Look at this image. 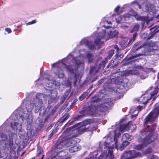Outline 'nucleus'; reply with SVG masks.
Returning a JSON list of instances; mask_svg holds the SVG:
<instances>
[{
	"label": "nucleus",
	"mask_w": 159,
	"mask_h": 159,
	"mask_svg": "<svg viewBox=\"0 0 159 159\" xmlns=\"http://www.w3.org/2000/svg\"><path fill=\"white\" fill-rule=\"evenodd\" d=\"M89 122V120H86L67 129L65 133L67 135V138L57 145L55 151L57 154L56 156H53L51 159H70V157L66 156L67 152L62 150L61 151L62 147L65 148L70 147L69 151L71 153L80 150L81 146L79 145H76V142L72 138L77 136L86 131L92 130V129L89 128L90 125Z\"/></svg>",
	"instance_id": "obj_1"
},
{
	"label": "nucleus",
	"mask_w": 159,
	"mask_h": 159,
	"mask_svg": "<svg viewBox=\"0 0 159 159\" xmlns=\"http://www.w3.org/2000/svg\"><path fill=\"white\" fill-rule=\"evenodd\" d=\"M79 53L80 55L76 58H74L71 54H69L66 58L62 59L61 62L59 61L52 64V67L58 68V69L54 72L56 75L60 79L64 77V74L60 68L62 65L66 66L68 72L74 73L77 69L83 68V61L85 58V55L89 62H91L94 58L93 56L87 53L84 49L80 50Z\"/></svg>",
	"instance_id": "obj_2"
},
{
	"label": "nucleus",
	"mask_w": 159,
	"mask_h": 159,
	"mask_svg": "<svg viewBox=\"0 0 159 159\" xmlns=\"http://www.w3.org/2000/svg\"><path fill=\"white\" fill-rule=\"evenodd\" d=\"M159 115V105L156 104L152 111L148 115L144 120L145 126L147 128L142 130L137 139L139 142L142 143L141 144L134 146V148L140 150L143 148L145 145L153 141L157 138V134L154 131L156 125L153 124L151 127L148 124L153 122Z\"/></svg>",
	"instance_id": "obj_3"
},
{
	"label": "nucleus",
	"mask_w": 159,
	"mask_h": 159,
	"mask_svg": "<svg viewBox=\"0 0 159 159\" xmlns=\"http://www.w3.org/2000/svg\"><path fill=\"white\" fill-rule=\"evenodd\" d=\"M103 25L104 29H102L103 32L102 33L94 34V43L95 44H93L89 40L88 38H84L80 41L81 45L85 44L87 45L90 49H93L95 48V45L98 46V48H100L99 46L104 41L108 40L110 38L115 37L118 34V32L115 30L111 31L109 29L111 28V23L110 21H105Z\"/></svg>",
	"instance_id": "obj_4"
},
{
	"label": "nucleus",
	"mask_w": 159,
	"mask_h": 159,
	"mask_svg": "<svg viewBox=\"0 0 159 159\" xmlns=\"http://www.w3.org/2000/svg\"><path fill=\"white\" fill-rule=\"evenodd\" d=\"M132 16L135 17L137 20L144 21L147 24H148V23L150 21L152 20L153 19L152 16L150 17L149 16H148L143 17L140 16L136 12L132 10L130 11L129 14H125L124 15L123 17H122L121 16H119L117 18H116V22L118 23H124L125 22V20H127L129 18L131 17Z\"/></svg>",
	"instance_id": "obj_5"
},
{
	"label": "nucleus",
	"mask_w": 159,
	"mask_h": 159,
	"mask_svg": "<svg viewBox=\"0 0 159 159\" xmlns=\"http://www.w3.org/2000/svg\"><path fill=\"white\" fill-rule=\"evenodd\" d=\"M44 95L41 93L36 94V98L33 101H31L30 104L27 105L26 108L28 112H30L33 109L35 112H38L42 106V100L44 98Z\"/></svg>",
	"instance_id": "obj_6"
},
{
	"label": "nucleus",
	"mask_w": 159,
	"mask_h": 159,
	"mask_svg": "<svg viewBox=\"0 0 159 159\" xmlns=\"http://www.w3.org/2000/svg\"><path fill=\"white\" fill-rule=\"evenodd\" d=\"M29 115L27 113H24L22 116H19L18 119L14 120L11 123V125L13 130L18 132L20 135L24 136L25 135V132L22 129V123L23 121V119L25 120L28 118Z\"/></svg>",
	"instance_id": "obj_7"
},
{
	"label": "nucleus",
	"mask_w": 159,
	"mask_h": 159,
	"mask_svg": "<svg viewBox=\"0 0 159 159\" xmlns=\"http://www.w3.org/2000/svg\"><path fill=\"white\" fill-rule=\"evenodd\" d=\"M152 52L150 54H155L157 59L159 58V50L155 49L153 47H151L148 45L141 46L139 47L136 50V55L132 56L133 58L145 55L148 52Z\"/></svg>",
	"instance_id": "obj_8"
},
{
	"label": "nucleus",
	"mask_w": 159,
	"mask_h": 159,
	"mask_svg": "<svg viewBox=\"0 0 159 159\" xmlns=\"http://www.w3.org/2000/svg\"><path fill=\"white\" fill-rule=\"evenodd\" d=\"M2 139L0 141V148L2 149H4L9 148L13 145V140L16 139L17 135L15 133H11L9 135V141L8 142L7 140V136L4 133H2L1 135Z\"/></svg>",
	"instance_id": "obj_9"
},
{
	"label": "nucleus",
	"mask_w": 159,
	"mask_h": 159,
	"mask_svg": "<svg viewBox=\"0 0 159 159\" xmlns=\"http://www.w3.org/2000/svg\"><path fill=\"white\" fill-rule=\"evenodd\" d=\"M111 104V102L105 103L99 107H96L95 106H89L85 110L84 112L87 114L92 115L94 113H95L96 110L100 111H103L106 110L105 107H108Z\"/></svg>",
	"instance_id": "obj_10"
},
{
	"label": "nucleus",
	"mask_w": 159,
	"mask_h": 159,
	"mask_svg": "<svg viewBox=\"0 0 159 159\" xmlns=\"http://www.w3.org/2000/svg\"><path fill=\"white\" fill-rule=\"evenodd\" d=\"M153 88H151L148 89V90H150V89H152ZM154 89V90L153 92L151 93V97L148 98L146 96V95L142 96L139 99H137V101L139 102L140 104H143L144 105L146 104L148 101L150 100L151 97L152 96H153L158 92L159 90V89L157 87H156L155 88H153Z\"/></svg>",
	"instance_id": "obj_11"
},
{
	"label": "nucleus",
	"mask_w": 159,
	"mask_h": 159,
	"mask_svg": "<svg viewBox=\"0 0 159 159\" xmlns=\"http://www.w3.org/2000/svg\"><path fill=\"white\" fill-rule=\"evenodd\" d=\"M140 154L134 150L129 151L124 153L121 157V159H131L138 157H140Z\"/></svg>",
	"instance_id": "obj_12"
},
{
	"label": "nucleus",
	"mask_w": 159,
	"mask_h": 159,
	"mask_svg": "<svg viewBox=\"0 0 159 159\" xmlns=\"http://www.w3.org/2000/svg\"><path fill=\"white\" fill-rule=\"evenodd\" d=\"M149 5L150 6V9L148 7V6L146 5V3H144L143 4L142 6L143 7V10L145 11H149L150 14L154 16V15H155L157 11V8L152 4L150 5L149 4Z\"/></svg>",
	"instance_id": "obj_13"
},
{
	"label": "nucleus",
	"mask_w": 159,
	"mask_h": 159,
	"mask_svg": "<svg viewBox=\"0 0 159 159\" xmlns=\"http://www.w3.org/2000/svg\"><path fill=\"white\" fill-rule=\"evenodd\" d=\"M151 30V34L150 36L148 37V39H151L152 38L153 35L159 31V25H156L153 28H151L150 29Z\"/></svg>",
	"instance_id": "obj_14"
},
{
	"label": "nucleus",
	"mask_w": 159,
	"mask_h": 159,
	"mask_svg": "<svg viewBox=\"0 0 159 159\" xmlns=\"http://www.w3.org/2000/svg\"><path fill=\"white\" fill-rule=\"evenodd\" d=\"M133 139L134 138L133 136H129V134L126 133L123 135L122 138V141H126L127 140H131Z\"/></svg>",
	"instance_id": "obj_15"
},
{
	"label": "nucleus",
	"mask_w": 159,
	"mask_h": 159,
	"mask_svg": "<svg viewBox=\"0 0 159 159\" xmlns=\"http://www.w3.org/2000/svg\"><path fill=\"white\" fill-rule=\"evenodd\" d=\"M69 115L68 114H65L59 120V121L57 123V124L58 125H60L61 123L64 122L69 117Z\"/></svg>",
	"instance_id": "obj_16"
},
{
	"label": "nucleus",
	"mask_w": 159,
	"mask_h": 159,
	"mask_svg": "<svg viewBox=\"0 0 159 159\" xmlns=\"http://www.w3.org/2000/svg\"><path fill=\"white\" fill-rule=\"evenodd\" d=\"M100 68L97 65H95L90 70V73L91 74H95L99 71Z\"/></svg>",
	"instance_id": "obj_17"
},
{
	"label": "nucleus",
	"mask_w": 159,
	"mask_h": 159,
	"mask_svg": "<svg viewBox=\"0 0 159 159\" xmlns=\"http://www.w3.org/2000/svg\"><path fill=\"white\" fill-rule=\"evenodd\" d=\"M122 144L120 146L119 148V149L121 151L123 150L124 148L129 143L128 141H122Z\"/></svg>",
	"instance_id": "obj_18"
},
{
	"label": "nucleus",
	"mask_w": 159,
	"mask_h": 159,
	"mask_svg": "<svg viewBox=\"0 0 159 159\" xmlns=\"http://www.w3.org/2000/svg\"><path fill=\"white\" fill-rule=\"evenodd\" d=\"M128 40L127 39H125V40L121 41L120 43V44L121 47H126L128 45Z\"/></svg>",
	"instance_id": "obj_19"
},
{
	"label": "nucleus",
	"mask_w": 159,
	"mask_h": 159,
	"mask_svg": "<svg viewBox=\"0 0 159 159\" xmlns=\"http://www.w3.org/2000/svg\"><path fill=\"white\" fill-rule=\"evenodd\" d=\"M52 79V77L51 76L49 77V78H48V80L50 81L51 83V84H54L56 85L57 86H59L60 85V82H57L55 81L54 80H51Z\"/></svg>",
	"instance_id": "obj_20"
},
{
	"label": "nucleus",
	"mask_w": 159,
	"mask_h": 159,
	"mask_svg": "<svg viewBox=\"0 0 159 159\" xmlns=\"http://www.w3.org/2000/svg\"><path fill=\"white\" fill-rule=\"evenodd\" d=\"M143 107V106H140V105H139V106L138 107H137V110H138L136 111V110L135 111H137V113L136 114H135L134 115H133L131 116V118H133L134 117H136L138 115V114L139 112V111H140L141 109Z\"/></svg>",
	"instance_id": "obj_21"
},
{
	"label": "nucleus",
	"mask_w": 159,
	"mask_h": 159,
	"mask_svg": "<svg viewBox=\"0 0 159 159\" xmlns=\"http://www.w3.org/2000/svg\"><path fill=\"white\" fill-rule=\"evenodd\" d=\"M139 27V25L137 24L135 25L133 29L130 30V32L133 33L138 31Z\"/></svg>",
	"instance_id": "obj_22"
},
{
	"label": "nucleus",
	"mask_w": 159,
	"mask_h": 159,
	"mask_svg": "<svg viewBox=\"0 0 159 159\" xmlns=\"http://www.w3.org/2000/svg\"><path fill=\"white\" fill-rule=\"evenodd\" d=\"M107 61V58H106L105 59L102 61L100 63V65L98 67H99V68L102 67H104L105 66L106 64Z\"/></svg>",
	"instance_id": "obj_23"
},
{
	"label": "nucleus",
	"mask_w": 159,
	"mask_h": 159,
	"mask_svg": "<svg viewBox=\"0 0 159 159\" xmlns=\"http://www.w3.org/2000/svg\"><path fill=\"white\" fill-rule=\"evenodd\" d=\"M88 93L86 92H84L79 98V100L81 101L84 99L88 95Z\"/></svg>",
	"instance_id": "obj_24"
},
{
	"label": "nucleus",
	"mask_w": 159,
	"mask_h": 159,
	"mask_svg": "<svg viewBox=\"0 0 159 159\" xmlns=\"http://www.w3.org/2000/svg\"><path fill=\"white\" fill-rule=\"evenodd\" d=\"M128 73L132 75H137L139 73V72L136 70H130L128 71Z\"/></svg>",
	"instance_id": "obj_25"
},
{
	"label": "nucleus",
	"mask_w": 159,
	"mask_h": 159,
	"mask_svg": "<svg viewBox=\"0 0 159 159\" xmlns=\"http://www.w3.org/2000/svg\"><path fill=\"white\" fill-rule=\"evenodd\" d=\"M62 84L65 85L66 86H70L71 85V81L69 80H67L66 82L62 83Z\"/></svg>",
	"instance_id": "obj_26"
},
{
	"label": "nucleus",
	"mask_w": 159,
	"mask_h": 159,
	"mask_svg": "<svg viewBox=\"0 0 159 159\" xmlns=\"http://www.w3.org/2000/svg\"><path fill=\"white\" fill-rule=\"evenodd\" d=\"M43 151L42 149L41 148H38L37 150V156L39 157L40 154Z\"/></svg>",
	"instance_id": "obj_27"
},
{
	"label": "nucleus",
	"mask_w": 159,
	"mask_h": 159,
	"mask_svg": "<svg viewBox=\"0 0 159 159\" xmlns=\"http://www.w3.org/2000/svg\"><path fill=\"white\" fill-rule=\"evenodd\" d=\"M114 53V51L113 50H111L109 52L108 56V57L109 58V59H110L111 57L113 55Z\"/></svg>",
	"instance_id": "obj_28"
},
{
	"label": "nucleus",
	"mask_w": 159,
	"mask_h": 159,
	"mask_svg": "<svg viewBox=\"0 0 159 159\" xmlns=\"http://www.w3.org/2000/svg\"><path fill=\"white\" fill-rule=\"evenodd\" d=\"M26 126V129L28 130H29L31 127V123H28Z\"/></svg>",
	"instance_id": "obj_29"
},
{
	"label": "nucleus",
	"mask_w": 159,
	"mask_h": 159,
	"mask_svg": "<svg viewBox=\"0 0 159 159\" xmlns=\"http://www.w3.org/2000/svg\"><path fill=\"white\" fill-rule=\"evenodd\" d=\"M36 22V20H34L32 21H31L28 22L27 24V25H32V24H34Z\"/></svg>",
	"instance_id": "obj_30"
},
{
	"label": "nucleus",
	"mask_w": 159,
	"mask_h": 159,
	"mask_svg": "<svg viewBox=\"0 0 159 159\" xmlns=\"http://www.w3.org/2000/svg\"><path fill=\"white\" fill-rule=\"evenodd\" d=\"M147 36V34L146 33H144L141 35V38L143 39H145Z\"/></svg>",
	"instance_id": "obj_31"
},
{
	"label": "nucleus",
	"mask_w": 159,
	"mask_h": 159,
	"mask_svg": "<svg viewBox=\"0 0 159 159\" xmlns=\"http://www.w3.org/2000/svg\"><path fill=\"white\" fill-rule=\"evenodd\" d=\"M5 31L7 32L8 33H10L11 32V30L8 28H6L5 29Z\"/></svg>",
	"instance_id": "obj_32"
},
{
	"label": "nucleus",
	"mask_w": 159,
	"mask_h": 159,
	"mask_svg": "<svg viewBox=\"0 0 159 159\" xmlns=\"http://www.w3.org/2000/svg\"><path fill=\"white\" fill-rule=\"evenodd\" d=\"M78 78H79V76H78L77 75H75V79H74L75 80V82H74V84H76V82L77 80V79Z\"/></svg>",
	"instance_id": "obj_33"
},
{
	"label": "nucleus",
	"mask_w": 159,
	"mask_h": 159,
	"mask_svg": "<svg viewBox=\"0 0 159 159\" xmlns=\"http://www.w3.org/2000/svg\"><path fill=\"white\" fill-rule=\"evenodd\" d=\"M120 8L119 6H118L115 9L114 11L116 12H117L119 9Z\"/></svg>",
	"instance_id": "obj_34"
},
{
	"label": "nucleus",
	"mask_w": 159,
	"mask_h": 159,
	"mask_svg": "<svg viewBox=\"0 0 159 159\" xmlns=\"http://www.w3.org/2000/svg\"><path fill=\"white\" fill-rule=\"evenodd\" d=\"M57 131V128H55L54 129L52 132V134H53L56 133Z\"/></svg>",
	"instance_id": "obj_35"
},
{
	"label": "nucleus",
	"mask_w": 159,
	"mask_h": 159,
	"mask_svg": "<svg viewBox=\"0 0 159 159\" xmlns=\"http://www.w3.org/2000/svg\"><path fill=\"white\" fill-rule=\"evenodd\" d=\"M121 27L123 29H125L127 28L128 26L126 25H122L121 26Z\"/></svg>",
	"instance_id": "obj_36"
},
{
	"label": "nucleus",
	"mask_w": 159,
	"mask_h": 159,
	"mask_svg": "<svg viewBox=\"0 0 159 159\" xmlns=\"http://www.w3.org/2000/svg\"><path fill=\"white\" fill-rule=\"evenodd\" d=\"M53 135V134H52V133H51L49 135V138H51Z\"/></svg>",
	"instance_id": "obj_37"
},
{
	"label": "nucleus",
	"mask_w": 159,
	"mask_h": 159,
	"mask_svg": "<svg viewBox=\"0 0 159 159\" xmlns=\"http://www.w3.org/2000/svg\"><path fill=\"white\" fill-rule=\"evenodd\" d=\"M52 127V126H49L48 128V130H49Z\"/></svg>",
	"instance_id": "obj_38"
},
{
	"label": "nucleus",
	"mask_w": 159,
	"mask_h": 159,
	"mask_svg": "<svg viewBox=\"0 0 159 159\" xmlns=\"http://www.w3.org/2000/svg\"><path fill=\"white\" fill-rule=\"evenodd\" d=\"M77 101V99H75V100H74V102H73V103H75Z\"/></svg>",
	"instance_id": "obj_39"
},
{
	"label": "nucleus",
	"mask_w": 159,
	"mask_h": 159,
	"mask_svg": "<svg viewBox=\"0 0 159 159\" xmlns=\"http://www.w3.org/2000/svg\"><path fill=\"white\" fill-rule=\"evenodd\" d=\"M115 48L116 49L117 51H118L119 50V48L117 46H116L115 47Z\"/></svg>",
	"instance_id": "obj_40"
},
{
	"label": "nucleus",
	"mask_w": 159,
	"mask_h": 159,
	"mask_svg": "<svg viewBox=\"0 0 159 159\" xmlns=\"http://www.w3.org/2000/svg\"><path fill=\"white\" fill-rule=\"evenodd\" d=\"M140 77L142 79H144L146 78L145 76L143 77V76H141Z\"/></svg>",
	"instance_id": "obj_41"
},
{
	"label": "nucleus",
	"mask_w": 159,
	"mask_h": 159,
	"mask_svg": "<svg viewBox=\"0 0 159 159\" xmlns=\"http://www.w3.org/2000/svg\"><path fill=\"white\" fill-rule=\"evenodd\" d=\"M139 42H138L137 43H136L134 45V46H136L137 45L139 44Z\"/></svg>",
	"instance_id": "obj_42"
},
{
	"label": "nucleus",
	"mask_w": 159,
	"mask_h": 159,
	"mask_svg": "<svg viewBox=\"0 0 159 159\" xmlns=\"http://www.w3.org/2000/svg\"><path fill=\"white\" fill-rule=\"evenodd\" d=\"M135 36H136V34H134V35H133V38H134V40H134V38H135Z\"/></svg>",
	"instance_id": "obj_43"
},
{
	"label": "nucleus",
	"mask_w": 159,
	"mask_h": 159,
	"mask_svg": "<svg viewBox=\"0 0 159 159\" xmlns=\"http://www.w3.org/2000/svg\"><path fill=\"white\" fill-rule=\"evenodd\" d=\"M97 129V126H95L93 128V130H95V129Z\"/></svg>",
	"instance_id": "obj_44"
},
{
	"label": "nucleus",
	"mask_w": 159,
	"mask_h": 159,
	"mask_svg": "<svg viewBox=\"0 0 159 159\" xmlns=\"http://www.w3.org/2000/svg\"><path fill=\"white\" fill-rule=\"evenodd\" d=\"M137 4L139 8H141V6L140 5H139Z\"/></svg>",
	"instance_id": "obj_45"
},
{
	"label": "nucleus",
	"mask_w": 159,
	"mask_h": 159,
	"mask_svg": "<svg viewBox=\"0 0 159 159\" xmlns=\"http://www.w3.org/2000/svg\"><path fill=\"white\" fill-rule=\"evenodd\" d=\"M123 56L122 54H120V58H121V57H123Z\"/></svg>",
	"instance_id": "obj_46"
},
{
	"label": "nucleus",
	"mask_w": 159,
	"mask_h": 159,
	"mask_svg": "<svg viewBox=\"0 0 159 159\" xmlns=\"http://www.w3.org/2000/svg\"><path fill=\"white\" fill-rule=\"evenodd\" d=\"M157 78H158V79H159V73H158V75Z\"/></svg>",
	"instance_id": "obj_47"
},
{
	"label": "nucleus",
	"mask_w": 159,
	"mask_h": 159,
	"mask_svg": "<svg viewBox=\"0 0 159 159\" xmlns=\"http://www.w3.org/2000/svg\"><path fill=\"white\" fill-rule=\"evenodd\" d=\"M44 155H43V157H42V158H41V159H43V158H44Z\"/></svg>",
	"instance_id": "obj_48"
},
{
	"label": "nucleus",
	"mask_w": 159,
	"mask_h": 159,
	"mask_svg": "<svg viewBox=\"0 0 159 159\" xmlns=\"http://www.w3.org/2000/svg\"><path fill=\"white\" fill-rule=\"evenodd\" d=\"M35 159V157H32V158H31L30 159Z\"/></svg>",
	"instance_id": "obj_49"
},
{
	"label": "nucleus",
	"mask_w": 159,
	"mask_h": 159,
	"mask_svg": "<svg viewBox=\"0 0 159 159\" xmlns=\"http://www.w3.org/2000/svg\"><path fill=\"white\" fill-rule=\"evenodd\" d=\"M131 41L130 40H129V43L130 42H131Z\"/></svg>",
	"instance_id": "obj_50"
},
{
	"label": "nucleus",
	"mask_w": 159,
	"mask_h": 159,
	"mask_svg": "<svg viewBox=\"0 0 159 159\" xmlns=\"http://www.w3.org/2000/svg\"><path fill=\"white\" fill-rule=\"evenodd\" d=\"M93 101H94V100H92V102H93Z\"/></svg>",
	"instance_id": "obj_51"
},
{
	"label": "nucleus",
	"mask_w": 159,
	"mask_h": 159,
	"mask_svg": "<svg viewBox=\"0 0 159 159\" xmlns=\"http://www.w3.org/2000/svg\"><path fill=\"white\" fill-rule=\"evenodd\" d=\"M119 82H122V81H119Z\"/></svg>",
	"instance_id": "obj_52"
},
{
	"label": "nucleus",
	"mask_w": 159,
	"mask_h": 159,
	"mask_svg": "<svg viewBox=\"0 0 159 159\" xmlns=\"http://www.w3.org/2000/svg\"><path fill=\"white\" fill-rule=\"evenodd\" d=\"M97 154H95V155H96V156H97Z\"/></svg>",
	"instance_id": "obj_53"
},
{
	"label": "nucleus",
	"mask_w": 159,
	"mask_h": 159,
	"mask_svg": "<svg viewBox=\"0 0 159 159\" xmlns=\"http://www.w3.org/2000/svg\"><path fill=\"white\" fill-rule=\"evenodd\" d=\"M14 116V114H13V115H12V116Z\"/></svg>",
	"instance_id": "obj_54"
},
{
	"label": "nucleus",
	"mask_w": 159,
	"mask_h": 159,
	"mask_svg": "<svg viewBox=\"0 0 159 159\" xmlns=\"http://www.w3.org/2000/svg\"><path fill=\"white\" fill-rule=\"evenodd\" d=\"M55 96H57V94H56Z\"/></svg>",
	"instance_id": "obj_55"
}]
</instances>
